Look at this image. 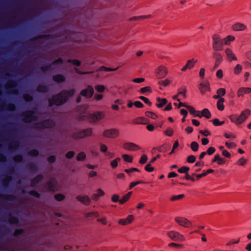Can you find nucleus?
<instances>
[{"label": "nucleus", "instance_id": "nucleus-1", "mask_svg": "<svg viewBox=\"0 0 251 251\" xmlns=\"http://www.w3.org/2000/svg\"><path fill=\"white\" fill-rule=\"evenodd\" d=\"M75 92V89H73L68 91H63L60 94L54 96L50 100V105L53 104L60 105L65 102L68 98L73 96Z\"/></svg>", "mask_w": 251, "mask_h": 251}, {"label": "nucleus", "instance_id": "nucleus-2", "mask_svg": "<svg viewBox=\"0 0 251 251\" xmlns=\"http://www.w3.org/2000/svg\"><path fill=\"white\" fill-rule=\"evenodd\" d=\"M251 114V110L247 109L243 111L239 116L236 114H232L229 116L231 122L236 125H239L243 123L248 118Z\"/></svg>", "mask_w": 251, "mask_h": 251}, {"label": "nucleus", "instance_id": "nucleus-3", "mask_svg": "<svg viewBox=\"0 0 251 251\" xmlns=\"http://www.w3.org/2000/svg\"><path fill=\"white\" fill-rule=\"evenodd\" d=\"M82 119H87L91 123H96L102 120L105 116L103 111H97L92 114H85Z\"/></svg>", "mask_w": 251, "mask_h": 251}, {"label": "nucleus", "instance_id": "nucleus-4", "mask_svg": "<svg viewBox=\"0 0 251 251\" xmlns=\"http://www.w3.org/2000/svg\"><path fill=\"white\" fill-rule=\"evenodd\" d=\"M167 235L169 238L174 241L183 242L186 241L185 236L176 230L169 231L167 232Z\"/></svg>", "mask_w": 251, "mask_h": 251}, {"label": "nucleus", "instance_id": "nucleus-5", "mask_svg": "<svg viewBox=\"0 0 251 251\" xmlns=\"http://www.w3.org/2000/svg\"><path fill=\"white\" fill-rule=\"evenodd\" d=\"M174 221L178 226L185 228H189L193 226L192 222L184 217L176 216L175 218Z\"/></svg>", "mask_w": 251, "mask_h": 251}, {"label": "nucleus", "instance_id": "nucleus-6", "mask_svg": "<svg viewBox=\"0 0 251 251\" xmlns=\"http://www.w3.org/2000/svg\"><path fill=\"white\" fill-rule=\"evenodd\" d=\"M212 48L215 50H220L223 49V40L220 36L217 34L212 35Z\"/></svg>", "mask_w": 251, "mask_h": 251}, {"label": "nucleus", "instance_id": "nucleus-7", "mask_svg": "<svg viewBox=\"0 0 251 251\" xmlns=\"http://www.w3.org/2000/svg\"><path fill=\"white\" fill-rule=\"evenodd\" d=\"M168 68L164 65L158 66L154 71L156 77L159 79L164 78L168 74Z\"/></svg>", "mask_w": 251, "mask_h": 251}, {"label": "nucleus", "instance_id": "nucleus-8", "mask_svg": "<svg viewBox=\"0 0 251 251\" xmlns=\"http://www.w3.org/2000/svg\"><path fill=\"white\" fill-rule=\"evenodd\" d=\"M120 135V130L117 128H110L104 130L102 132L103 137L114 139Z\"/></svg>", "mask_w": 251, "mask_h": 251}, {"label": "nucleus", "instance_id": "nucleus-9", "mask_svg": "<svg viewBox=\"0 0 251 251\" xmlns=\"http://www.w3.org/2000/svg\"><path fill=\"white\" fill-rule=\"evenodd\" d=\"M92 134V130L91 128H87L82 130L78 131L73 134V137L75 139L82 138L90 136Z\"/></svg>", "mask_w": 251, "mask_h": 251}, {"label": "nucleus", "instance_id": "nucleus-10", "mask_svg": "<svg viewBox=\"0 0 251 251\" xmlns=\"http://www.w3.org/2000/svg\"><path fill=\"white\" fill-rule=\"evenodd\" d=\"M38 118L37 114L34 112L28 111L25 113L24 121L25 122H31L36 121Z\"/></svg>", "mask_w": 251, "mask_h": 251}, {"label": "nucleus", "instance_id": "nucleus-11", "mask_svg": "<svg viewBox=\"0 0 251 251\" xmlns=\"http://www.w3.org/2000/svg\"><path fill=\"white\" fill-rule=\"evenodd\" d=\"M124 149L129 151H135L140 150L141 147L133 142H125L123 144Z\"/></svg>", "mask_w": 251, "mask_h": 251}, {"label": "nucleus", "instance_id": "nucleus-12", "mask_svg": "<svg viewBox=\"0 0 251 251\" xmlns=\"http://www.w3.org/2000/svg\"><path fill=\"white\" fill-rule=\"evenodd\" d=\"M134 217L132 215H128L126 218H121L118 220V224L119 225L126 226L131 224L134 221Z\"/></svg>", "mask_w": 251, "mask_h": 251}, {"label": "nucleus", "instance_id": "nucleus-13", "mask_svg": "<svg viewBox=\"0 0 251 251\" xmlns=\"http://www.w3.org/2000/svg\"><path fill=\"white\" fill-rule=\"evenodd\" d=\"M198 62V59H195L194 58L188 60L187 61L186 65L181 68V70L182 72H185L187 69L191 70L194 67L195 64H197Z\"/></svg>", "mask_w": 251, "mask_h": 251}, {"label": "nucleus", "instance_id": "nucleus-14", "mask_svg": "<svg viewBox=\"0 0 251 251\" xmlns=\"http://www.w3.org/2000/svg\"><path fill=\"white\" fill-rule=\"evenodd\" d=\"M231 28L234 31H242L245 30L247 26L243 23L237 22L234 24Z\"/></svg>", "mask_w": 251, "mask_h": 251}, {"label": "nucleus", "instance_id": "nucleus-15", "mask_svg": "<svg viewBox=\"0 0 251 251\" xmlns=\"http://www.w3.org/2000/svg\"><path fill=\"white\" fill-rule=\"evenodd\" d=\"M54 126V123L52 120L45 121L41 123H38L36 127L39 128H50Z\"/></svg>", "mask_w": 251, "mask_h": 251}, {"label": "nucleus", "instance_id": "nucleus-16", "mask_svg": "<svg viewBox=\"0 0 251 251\" xmlns=\"http://www.w3.org/2000/svg\"><path fill=\"white\" fill-rule=\"evenodd\" d=\"M94 93V90L91 86H88L86 89L81 91L80 95L86 98H91Z\"/></svg>", "mask_w": 251, "mask_h": 251}, {"label": "nucleus", "instance_id": "nucleus-17", "mask_svg": "<svg viewBox=\"0 0 251 251\" xmlns=\"http://www.w3.org/2000/svg\"><path fill=\"white\" fill-rule=\"evenodd\" d=\"M199 89L202 94L209 92L210 90L209 82L206 81L201 83L199 85Z\"/></svg>", "mask_w": 251, "mask_h": 251}, {"label": "nucleus", "instance_id": "nucleus-18", "mask_svg": "<svg viewBox=\"0 0 251 251\" xmlns=\"http://www.w3.org/2000/svg\"><path fill=\"white\" fill-rule=\"evenodd\" d=\"M251 93V88L250 87H241L240 88L237 93V97H243L245 94H250Z\"/></svg>", "mask_w": 251, "mask_h": 251}, {"label": "nucleus", "instance_id": "nucleus-19", "mask_svg": "<svg viewBox=\"0 0 251 251\" xmlns=\"http://www.w3.org/2000/svg\"><path fill=\"white\" fill-rule=\"evenodd\" d=\"M104 195V191L100 188H99L96 190V193L91 196V199L95 201H97L100 197H103Z\"/></svg>", "mask_w": 251, "mask_h": 251}, {"label": "nucleus", "instance_id": "nucleus-20", "mask_svg": "<svg viewBox=\"0 0 251 251\" xmlns=\"http://www.w3.org/2000/svg\"><path fill=\"white\" fill-rule=\"evenodd\" d=\"M225 51L226 57L229 61L237 60V58L235 56V54L233 53V51L230 49H226Z\"/></svg>", "mask_w": 251, "mask_h": 251}, {"label": "nucleus", "instance_id": "nucleus-21", "mask_svg": "<svg viewBox=\"0 0 251 251\" xmlns=\"http://www.w3.org/2000/svg\"><path fill=\"white\" fill-rule=\"evenodd\" d=\"M76 199L80 202L86 204L88 205L90 203V199L89 197L85 195H81L76 197Z\"/></svg>", "mask_w": 251, "mask_h": 251}, {"label": "nucleus", "instance_id": "nucleus-22", "mask_svg": "<svg viewBox=\"0 0 251 251\" xmlns=\"http://www.w3.org/2000/svg\"><path fill=\"white\" fill-rule=\"evenodd\" d=\"M156 100V102L155 103V105L156 107L158 108L163 107L168 103V100L165 98H161L160 97H157Z\"/></svg>", "mask_w": 251, "mask_h": 251}, {"label": "nucleus", "instance_id": "nucleus-23", "mask_svg": "<svg viewBox=\"0 0 251 251\" xmlns=\"http://www.w3.org/2000/svg\"><path fill=\"white\" fill-rule=\"evenodd\" d=\"M213 55L215 59V67H217L223 61L222 56L220 53L217 52H214Z\"/></svg>", "mask_w": 251, "mask_h": 251}, {"label": "nucleus", "instance_id": "nucleus-24", "mask_svg": "<svg viewBox=\"0 0 251 251\" xmlns=\"http://www.w3.org/2000/svg\"><path fill=\"white\" fill-rule=\"evenodd\" d=\"M212 162H217L218 165H223L226 163L225 159L222 158L219 154H216L213 159L212 160Z\"/></svg>", "mask_w": 251, "mask_h": 251}, {"label": "nucleus", "instance_id": "nucleus-25", "mask_svg": "<svg viewBox=\"0 0 251 251\" xmlns=\"http://www.w3.org/2000/svg\"><path fill=\"white\" fill-rule=\"evenodd\" d=\"M235 40V37L233 35H228L223 39V45H229L231 42Z\"/></svg>", "mask_w": 251, "mask_h": 251}, {"label": "nucleus", "instance_id": "nucleus-26", "mask_svg": "<svg viewBox=\"0 0 251 251\" xmlns=\"http://www.w3.org/2000/svg\"><path fill=\"white\" fill-rule=\"evenodd\" d=\"M151 17H152L151 15L134 16V17H131L130 19V21H141V20H144L147 19H150V18H151Z\"/></svg>", "mask_w": 251, "mask_h": 251}, {"label": "nucleus", "instance_id": "nucleus-27", "mask_svg": "<svg viewBox=\"0 0 251 251\" xmlns=\"http://www.w3.org/2000/svg\"><path fill=\"white\" fill-rule=\"evenodd\" d=\"M186 108L189 110V112L193 114L194 116L201 117L199 111L196 110L193 106L187 105Z\"/></svg>", "mask_w": 251, "mask_h": 251}, {"label": "nucleus", "instance_id": "nucleus-28", "mask_svg": "<svg viewBox=\"0 0 251 251\" xmlns=\"http://www.w3.org/2000/svg\"><path fill=\"white\" fill-rule=\"evenodd\" d=\"M56 181L53 179L50 180V182H48L47 187L48 188L50 191H54L56 190Z\"/></svg>", "mask_w": 251, "mask_h": 251}, {"label": "nucleus", "instance_id": "nucleus-29", "mask_svg": "<svg viewBox=\"0 0 251 251\" xmlns=\"http://www.w3.org/2000/svg\"><path fill=\"white\" fill-rule=\"evenodd\" d=\"M131 194H132V192H128L121 200H119V203L121 204H123L126 202L128 201L129 200V199H130Z\"/></svg>", "mask_w": 251, "mask_h": 251}, {"label": "nucleus", "instance_id": "nucleus-30", "mask_svg": "<svg viewBox=\"0 0 251 251\" xmlns=\"http://www.w3.org/2000/svg\"><path fill=\"white\" fill-rule=\"evenodd\" d=\"M224 102V99L223 98H220L217 101V108L220 111H222L224 109L225 106L223 104Z\"/></svg>", "mask_w": 251, "mask_h": 251}, {"label": "nucleus", "instance_id": "nucleus-31", "mask_svg": "<svg viewBox=\"0 0 251 251\" xmlns=\"http://www.w3.org/2000/svg\"><path fill=\"white\" fill-rule=\"evenodd\" d=\"M120 161H121V158L120 157H117L111 161L110 166L113 169H115L117 167L118 163Z\"/></svg>", "mask_w": 251, "mask_h": 251}, {"label": "nucleus", "instance_id": "nucleus-32", "mask_svg": "<svg viewBox=\"0 0 251 251\" xmlns=\"http://www.w3.org/2000/svg\"><path fill=\"white\" fill-rule=\"evenodd\" d=\"M247 161V159L244 157H242L237 161L236 164L239 166H244L246 164Z\"/></svg>", "mask_w": 251, "mask_h": 251}, {"label": "nucleus", "instance_id": "nucleus-33", "mask_svg": "<svg viewBox=\"0 0 251 251\" xmlns=\"http://www.w3.org/2000/svg\"><path fill=\"white\" fill-rule=\"evenodd\" d=\"M240 241V238H238L235 239H232L230 240H229L227 243H226V245L227 247H230L232 246L233 244H238Z\"/></svg>", "mask_w": 251, "mask_h": 251}, {"label": "nucleus", "instance_id": "nucleus-34", "mask_svg": "<svg viewBox=\"0 0 251 251\" xmlns=\"http://www.w3.org/2000/svg\"><path fill=\"white\" fill-rule=\"evenodd\" d=\"M200 115H201V117L203 116V117H206L207 119L210 118L211 116L209 110L207 108H205V109H203L201 112V114H200Z\"/></svg>", "mask_w": 251, "mask_h": 251}, {"label": "nucleus", "instance_id": "nucleus-35", "mask_svg": "<svg viewBox=\"0 0 251 251\" xmlns=\"http://www.w3.org/2000/svg\"><path fill=\"white\" fill-rule=\"evenodd\" d=\"M185 195L184 194H180L178 195H174L172 196L170 198V200L171 201H179L182 199L184 197Z\"/></svg>", "mask_w": 251, "mask_h": 251}, {"label": "nucleus", "instance_id": "nucleus-36", "mask_svg": "<svg viewBox=\"0 0 251 251\" xmlns=\"http://www.w3.org/2000/svg\"><path fill=\"white\" fill-rule=\"evenodd\" d=\"M122 157L126 162L129 163L132 162L133 157L130 155L124 154L122 155Z\"/></svg>", "mask_w": 251, "mask_h": 251}, {"label": "nucleus", "instance_id": "nucleus-37", "mask_svg": "<svg viewBox=\"0 0 251 251\" xmlns=\"http://www.w3.org/2000/svg\"><path fill=\"white\" fill-rule=\"evenodd\" d=\"M172 83V80L169 79H165L159 82V84L163 86H167Z\"/></svg>", "mask_w": 251, "mask_h": 251}, {"label": "nucleus", "instance_id": "nucleus-38", "mask_svg": "<svg viewBox=\"0 0 251 251\" xmlns=\"http://www.w3.org/2000/svg\"><path fill=\"white\" fill-rule=\"evenodd\" d=\"M152 90L150 87L149 86H146L143 88H142L140 90V93L141 94H145L146 93H151Z\"/></svg>", "mask_w": 251, "mask_h": 251}, {"label": "nucleus", "instance_id": "nucleus-39", "mask_svg": "<svg viewBox=\"0 0 251 251\" xmlns=\"http://www.w3.org/2000/svg\"><path fill=\"white\" fill-rule=\"evenodd\" d=\"M65 77L61 75H58L53 77V80L58 82L63 81Z\"/></svg>", "mask_w": 251, "mask_h": 251}, {"label": "nucleus", "instance_id": "nucleus-40", "mask_svg": "<svg viewBox=\"0 0 251 251\" xmlns=\"http://www.w3.org/2000/svg\"><path fill=\"white\" fill-rule=\"evenodd\" d=\"M97 221L103 225H106L108 223L107 218L105 216L98 218Z\"/></svg>", "mask_w": 251, "mask_h": 251}, {"label": "nucleus", "instance_id": "nucleus-41", "mask_svg": "<svg viewBox=\"0 0 251 251\" xmlns=\"http://www.w3.org/2000/svg\"><path fill=\"white\" fill-rule=\"evenodd\" d=\"M242 70V66L240 64H237L234 68V73L235 74H239Z\"/></svg>", "mask_w": 251, "mask_h": 251}, {"label": "nucleus", "instance_id": "nucleus-42", "mask_svg": "<svg viewBox=\"0 0 251 251\" xmlns=\"http://www.w3.org/2000/svg\"><path fill=\"white\" fill-rule=\"evenodd\" d=\"M96 90L98 92L101 93L105 90V87L103 85H98L95 86Z\"/></svg>", "mask_w": 251, "mask_h": 251}, {"label": "nucleus", "instance_id": "nucleus-43", "mask_svg": "<svg viewBox=\"0 0 251 251\" xmlns=\"http://www.w3.org/2000/svg\"><path fill=\"white\" fill-rule=\"evenodd\" d=\"M191 148L193 151H196L198 150L199 144L196 142H192L191 144Z\"/></svg>", "mask_w": 251, "mask_h": 251}, {"label": "nucleus", "instance_id": "nucleus-44", "mask_svg": "<svg viewBox=\"0 0 251 251\" xmlns=\"http://www.w3.org/2000/svg\"><path fill=\"white\" fill-rule=\"evenodd\" d=\"M42 178H43V177L42 176H37L33 180H32L31 185L32 186L35 185L36 183H37L39 181H40L42 179Z\"/></svg>", "mask_w": 251, "mask_h": 251}, {"label": "nucleus", "instance_id": "nucleus-45", "mask_svg": "<svg viewBox=\"0 0 251 251\" xmlns=\"http://www.w3.org/2000/svg\"><path fill=\"white\" fill-rule=\"evenodd\" d=\"M86 217H90L92 216H94L95 217H99V213L98 212H87L85 214Z\"/></svg>", "mask_w": 251, "mask_h": 251}, {"label": "nucleus", "instance_id": "nucleus-46", "mask_svg": "<svg viewBox=\"0 0 251 251\" xmlns=\"http://www.w3.org/2000/svg\"><path fill=\"white\" fill-rule=\"evenodd\" d=\"M226 94V89L225 88H221L217 90V94L221 97L224 96Z\"/></svg>", "mask_w": 251, "mask_h": 251}, {"label": "nucleus", "instance_id": "nucleus-47", "mask_svg": "<svg viewBox=\"0 0 251 251\" xmlns=\"http://www.w3.org/2000/svg\"><path fill=\"white\" fill-rule=\"evenodd\" d=\"M107 149L108 148L105 145L102 143L100 144V150L101 152L106 153Z\"/></svg>", "mask_w": 251, "mask_h": 251}, {"label": "nucleus", "instance_id": "nucleus-48", "mask_svg": "<svg viewBox=\"0 0 251 251\" xmlns=\"http://www.w3.org/2000/svg\"><path fill=\"white\" fill-rule=\"evenodd\" d=\"M212 122L215 126H222L225 123L224 121L220 122L218 119H214Z\"/></svg>", "mask_w": 251, "mask_h": 251}, {"label": "nucleus", "instance_id": "nucleus-49", "mask_svg": "<svg viewBox=\"0 0 251 251\" xmlns=\"http://www.w3.org/2000/svg\"><path fill=\"white\" fill-rule=\"evenodd\" d=\"M146 115L151 118L153 119H155L157 118V115L151 111H148L146 112Z\"/></svg>", "mask_w": 251, "mask_h": 251}, {"label": "nucleus", "instance_id": "nucleus-50", "mask_svg": "<svg viewBox=\"0 0 251 251\" xmlns=\"http://www.w3.org/2000/svg\"><path fill=\"white\" fill-rule=\"evenodd\" d=\"M189 170V168L186 166H184L178 170V171L180 173H187Z\"/></svg>", "mask_w": 251, "mask_h": 251}, {"label": "nucleus", "instance_id": "nucleus-51", "mask_svg": "<svg viewBox=\"0 0 251 251\" xmlns=\"http://www.w3.org/2000/svg\"><path fill=\"white\" fill-rule=\"evenodd\" d=\"M147 160L148 156L146 154H143L140 159L139 163L141 164H144L147 162Z\"/></svg>", "mask_w": 251, "mask_h": 251}, {"label": "nucleus", "instance_id": "nucleus-52", "mask_svg": "<svg viewBox=\"0 0 251 251\" xmlns=\"http://www.w3.org/2000/svg\"><path fill=\"white\" fill-rule=\"evenodd\" d=\"M143 183H144L143 181L142 180H139V181H135V182H132L130 183V184L129 185V188L132 189L134 186H135L138 184Z\"/></svg>", "mask_w": 251, "mask_h": 251}, {"label": "nucleus", "instance_id": "nucleus-53", "mask_svg": "<svg viewBox=\"0 0 251 251\" xmlns=\"http://www.w3.org/2000/svg\"><path fill=\"white\" fill-rule=\"evenodd\" d=\"M165 134L169 136H172L174 133L173 129L171 127H168L164 132Z\"/></svg>", "mask_w": 251, "mask_h": 251}, {"label": "nucleus", "instance_id": "nucleus-54", "mask_svg": "<svg viewBox=\"0 0 251 251\" xmlns=\"http://www.w3.org/2000/svg\"><path fill=\"white\" fill-rule=\"evenodd\" d=\"M68 62H70V63H72L73 64H74V65L76 66H79L81 64L80 61H79V60H76V59H73V60L69 59L68 60Z\"/></svg>", "mask_w": 251, "mask_h": 251}, {"label": "nucleus", "instance_id": "nucleus-55", "mask_svg": "<svg viewBox=\"0 0 251 251\" xmlns=\"http://www.w3.org/2000/svg\"><path fill=\"white\" fill-rule=\"evenodd\" d=\"M169 246L170 247H177L178 248H182L183 247V245L180 244H177L176 243H171L169 244Z\"/></svg>", "mask_w": 251, "mask_h": 251}, {"label": "nucleus", "instance_id": "nucleus-56", "mask_svg": "<svg viewBox=\"0 0 251 251\" xmlns=\"http://www.w3.org/2000/svg\"><path fill=\"white\" fill-rule=\"evenodd\" d=\"M216 77L219 79H222L223 77V72L221 69L217 70L216 73Z\"/></svg>", "mask_w": 251, "mask_h": 251}, {"label": "nucleus", "instance_id": "nucleus-57", "mask_svg": "<svg viewBox=\"0 0 251 251\" xmlns=\"http://www.w3.org/2000/svg\"><path fill=\"white\" fill-rule=\"evenodd\" d=\"M86 157V155L83 152L79 153L77 156V160L78 161L83 160Z\"/></svg>", "mask_w": 251, "mask_h": 251}, {"label": "nucleus", "instance_id": "nucleus-58", "mask_svg": "<svg viewBox=\"0 0 251 251\" xmlns=\"http://www.w3.org/2000/svg\"><path fill=\"white\" fill-rule=\"evenodd\" d=\"M145 169L146 171L148 172H152L154 171V168L151 167V163H148L145 166Z\"/></svg>", "mask_w": 251, "mask_h": 251}, {"label": "nucleus", "instance_id": "nucleus-59", "mask_svg": "<svg viewBox=\"0 0 251 251\" xmlns=\"http://www.w3.org/2000/svg\"><path fill=\"white\" fill-rule=\"evenodd\" d=\"M224 136L226 138H232L235 139L236 137V136L235 134L233 133H225L224 134Z\"/></svg>", "mask_w": 251, "mask_h": 251}, {"label": "nucleus", "instance_id": "nucleus-60", "mask_svg": "<svg viewBox=\"0 0 251 251\" xmlns=\"http://www.w3.org/2000/svg\"><path fill=\"white\" fill-rule=\"evenodd\" d=\"M177 100L179 101V103L177 104V103L175 102V103H174V104L175 105H176V106H177V108H180V107H181V106H184V107H185L186 108L187 107V106L188 105H187V104H186V103H182V102H180V101L179 99H177Z\"/></svg>", "mask_w": 251, "mask_h": 251}, {"label": "nucleus", "instance_id": "nucleus-61", "mask_svg": "<svg viewBox=\"0 0 251 251\" xmlns=\"http://www.w3.org/2000/svg\"><path fill=\"white\" fill-rule=\"evenodd\" d=\"M196 158L194 155H190L187 157V161L188 162L192 163L196 161Z\"/></svg>", "mask_w": 251, "mask_h": 251}, {"label": "nucleus", "instance_id": "nucleus-62", "mask_svg": "<svg viewBox=\"0 0 251 251\" xmlns=\"http://www.w3.org/2000/svg\"><path fill=\"white\" fill-rule=\"evenodd\" d=\"M225 145L226 147L228 149L234 148L236 146V144L233 142L229 143L226 142Z\"/></svg>", "mask_w": 251, "mask_h": 251}, {"label": "nucleus", "instance_id": "nucleus-63", "mask_svg": "<svg viewBox=\"0 0 251 251\" xmlns=\"http://www.w3.org/2000/svg\"><path fill=\"white\" fill-rule=\"evenodd\" d=\"M139 99L143 100L145 103H146V104H147L149 105H151V103L150 101V100L148 98H147L144 96L139 97Z\"/></svg>", "mask_w": 251, "mask_h": 251}, {"label": "nucleus", "instance_id": "nucleus-64", "mask_svg": "<svg viewBox=\"0 0 251 251\" xmlns=\"http://www.w3.org/2000/svg\"><path fill=\"white\" fill-rule=\"evenodd\" d=\"M111 201L114 202L119 201V196L117 194H114L111 197Z\"/></svg>", "mask_w": 251, "mask_h": 251}]
</instances>
